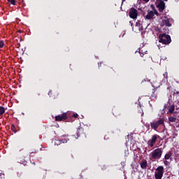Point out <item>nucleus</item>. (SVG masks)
Listing matches in <instances>:
<instances>
[{"label":"nucleus","mask_w":179,"mask_h":179,"mask_svg":"<svg viewBox=\"0 0 179 179\" xmlns=\"http://www.w3.org/2000/svg\"><path fill=\"white\" fill-rule=\"evenodd\" d=\"M98 66L100 67L101 66V63H98Z\"/></svg>","instance_id":"obj_34"},{"label":"nucleus","mask_w":179,"mask_h":179,"mask_svg":"<svg viewBox=\"0 0 179 179\" xmlns=\"http://www.w3.org/2000/svg\"><path fill=\"white\" fill-rule=\"evenodd\" d=\"M164 1H167L168 0H164Z\"/></svg>","instance_id":"obj_38"},{"label":"nucleus","mask_w":179,"mask_h":179,"mask_svg":"<svg viewBox=\"0 0 179 179\" xmlns=\"http://www.w3.org/2000/svg\"><path fill=\"white\" fill-rule=\"evenodd\" d=\"M155 92H156V90H153L152 94H151V96H150L151 100H157V95H155Z\"/></svg>","instance_id":"obj_19"},{"label":"nucleus","mask_w":179,"mask_h":179,"mask_svg":"<svg viewBox=\"0 0 179 179\" xmlns=\"http://www.w3.org/2000/svg\"><path fill=\"white\" fill-rule=\"evenodd\" d=\"M140 165L141 169H143V170H145V169L148 167V161L145 159L141 161Z\"/></svg>","instance_id":"obj_13"},{"label":"nucleus","mask_w":179,"mask_h":179,"mask_svg":"<svg viewBox=\"0 0 179 179\" xmlns=\"http://www.w3.org/2000/svg\"><path fill=\"white\" fill-rule=\"evenodd\" d=\"M157 122V128H159V127L163 125L164 126V119L163 118H159V120H156Z\"/></svg>","instance_id":"obj_14"},{"label":"nucleus","mask_w":179,"mask_h":179,"mask_svg":"<svg viewBox=\"0 0 179 179\" xmlns=\"http://www.w3.org/2000/svg\"><path fill=\"white\" fill-rule=\"evenodd\" d=\"M68 119V115L66 113H64L62 115L55 116V121H64Z\"/></svg>","instance_id":"obj_7"},{"label":"nucleus","mask_w":179,"mask_h":179,"mask_svg":"<svg viewBox=\"0 0 179 179\" xmlns=\"http://www.w3.org/2000/svg\"><path fill=\"white\" fill-rule=\"evenodd\" d=\"M167 106H169V102H167V103H165L164 106V110H166V108H167Z\"/></svg>","instance_id":"obj_29"},{"label":"nucleus","mask_w":179,"mask_h":179,"mask_svg":"<svg viewBox=\"0 0 179 179\" xmlns=\"http://www.w3.org/2000/svg\"><path fill=\"white\" fill-rule=\"evenodd\" d=\"M124 1H125V0H122V2H124Z\"/></svg>","instance_id":"obj_40"},{"label":"nucleus","mask_w":179,"mask_h":179,"mask_svg":"<svg viewBox=\"0 0 179 179\" xmlns=\"http://www.w3.org/2000/svg\"><path fill=\"white\" fill-rule=\"evenodd\" d=\"M159 43H162L166 45H169L171 43V37L169 34H160L159 35Z\"/></svg>","instance_id":"obj_1"},{"label":"nucleus","mask_w":179,"mask_h":179,"mask_svg":"<svg viewBox=\"0 0 179 179\" xmlns=\"http://www.w3.org/2000/svg\"><path fill=\"white\" fill-rule=\"evenodd\" d=\"M175 94H179V92L178 91H176Z\"/></svg>","instance_id":"obj_32"},{"label":"nucleus","mask_w":179,"mask_h":179,"mask_svg":"<svg viewBox=\"0 0 179 179\" xmlns=\"http://www.w3.org/2000/svg\"><path fill=\"white\" fill-rule=\"evenodd\" d=\"M136 27H138L139 30H143L141 20H138L135 24Z\"/></svg>","instance_id":"obj_18"},{"label":"nucleus","mask_w":179,"mask_h":179,"mask_svg":"<svg viewBox=\"0 0 179 179\" xmlns=\"http://www.w3.org/2000/svg\"><path fill=\"white\" fill-rule=\"evenodd\" d=\"M38 96H40V94H38Z\"/></svg>","instance_id":"obj_39"},{"label":"nucleus","mask_w":179,"mask_h":179,"mask_svg":"<svg viewBox=\"0 0 179 179\" xmlns=\"http://www.w3.org/2000/svg\"><path fill=\"white\" fill-rule=\"evenodd\" d=\"M144 81H145V82H150V80L146 78V79H144Z\"/></svg>","instance_id":"obj_31"},{"label":"nucleus","mask_w":179,"mask_h":179,"mask_svg":"<svg viewBox=\"0 0 179 179\" xmlns=\"http://www.w3.org/2000/svg\"><path fill=\"white\" fill-rule=\"evenodd\" d=\"M150 127L151 129H153L154 131H157V123L156 120H152V122H150Z\"/></svg>","instance_id":"obj_12"},{"label":"nucleus","mask_w":179,"mask_h":179,"mask_svg":"<svg viewBox=\"0 0 179 179\" xmlns=\"http://www.w3.org/2000/svg\"><path fill=\"white\" fill-rule=\"evenodd\" d=\"M166 162H167V161L164 162V164H166Z\"/></svg>","instance_id":"obj_37"},{"label":"nucleus","mask_w":179,"mask_h":179,"mask_svg":"<svg viewBox=\"0 0 179 179\" xmlns=\"http://www.w3.org/2000/svg\"><path fill=\"white\" fill-rule=\"evenodd\" d=\"M73 117L74 118H78V117H79V115H78V113H73Z\"/></svg>","instance_id":"obj_26"},{"label":"nucleus","mask_w":179,"mask_h":179,"mask_svg":"<svg viewBox=\"0 0 179 179\" xmlns=\"http://www.w3.org/2000/svg\"><path fill=\"white\" fill-rule=\"evenodd\" d=\"M68 141H69V138H68V136L63 135L61 136V139L59 140L60 143H67Z\"/></svg>","instance_id":"obj_11"},{"label":"nucleus","mask_w":179,"mask_h":179,"mask_svg":"<svg viewBox=\"0 0 179 179\" xmlns=\"http://www.w3.org/2000/svg\"><path fill=\"white\" fill-rule=\"evenodd\" d=\"M80 129H81L82 131H83V129L82 127H79V128L78 129V130H77V135H78V136L79 135V131H80Z\"/></svg>","instance_id":"obj_27"},{"label":"nucleus","mask_w":179,"mask_h":179,"mask_svg":"<svg viewBox=\"0 0 179 179\" xmlns=\"http://www.w3.org/2000/svg\"><path fill=\"white\" fill-rule=\"evenodd\" d=\"M171 156H173V153L171 152V151H169L167 154L165 155L164 156V159L165 160H169Z\"/></svg>","instance_id":"obj_17"},{"label":"nucleus","mask_w":179,"mask_h":179,"mask_svg":"<svg viewBox=\"0 0 179 179\" xmlns=\"http://www.w3.org/2000/svg\"><path fill=\"white\" fill-rule=\"evenodd\" d=\"M143 2H149V0H143Z\"/></svg>","instance_id":"obj_33"},{"label":"nucleus","mask_w":179,"mask_h":179,"mask_svg":"<svg viewBox=\"0 0 179 179\" xmlns=\"http://www.w3.org/2000/svg\"><path fill=\"white\" fill-rule=\"evenodd\" d=\"M5 114V108L3 106H0V117Z\"/></svg>","instance_id":"obj_20"},{"label":"nucleus","mask_w":179,"mask_h":179,"mask_svg":"<svg viewBox=\"0 0 179 179\" xmlns=\"http://www.w3.org/2000/svg\"><path fill=\"white\" fill-rule=\"evenodd\" d=\"M169 122H176L177 121V118L174 117H169Z\"/></svg>","instance_id":"obj_21"},{"label":"nucleus","mask_w":179,"mask_h":179,"mask_svg":"<svg viewBox=\"0 0 179 179\" xmlns=\"http://www.w3.org/2000/svg\"><path fill=\"white\" fill-rule=\"evenodd\" d=\"M10 129L11 131H13V132H14V134H16V132H17V131H16V127H15V124L11 125Z\"/></svg>","instance_id":"obj_22"},{"label":"nucleus","mask_w":179,"mask_h":179,"mask_svg":"<svg viewBox=\"0 0 179 179\" xmlns=\"http://www.w3.org/2000/svg\"><path fill=\"white\" fill-rule=\"evenodd\" d=\"M141 57L142 58H143V61H148V59H149L150 58V57L149 56V54H148V51H144L143 50H141V49H139L138 51Z\"/></svg>","instance_id":"obj_6"},{"label":"nucleus","mask_w":179,"mask_h":179,"mask_svg":"<svg viewBox=\"0 0 179 179\" xmlns=\"http://www.w3.org/2000/svg\"><path fill=\"white\" fill-rule=\"evenodd\" d=\"M129 16L131 19H137L138 18V10L132 7L130 8L129 12Z\"/></svg>","instance_id":"obj_5"},{"label":"nucleus","mask_w":179,"mask_h":179,"mask_svg":"<svg viewBox=\"0 0 179 179\" xmlns=\"http://www.w3.org/2000/svg\"><path fill=\"white\" fill-rule=\"evenodd\" d=\"M164 24L166 26V27H171V23H170V20L169 19L164 20L163 21Z\"/></svg>","instance_id":"obj_16"},{"label":"nucleus","mask_w":179,"mask_h":179,"mask_svg":"<svg viewBox=\"0 0 179 179\" xmlns=\"http://www.w3.org/2000/svg\"><path fill=\"white\" fill-rule=\"evenodd\" d=\"M157 138H160V136L157 134H155L152 136L151 139L149 140L147 143L150 148H153L155 146V143H156V141H157Z\"/></svg>","instance_id":"obj_4"},{"label":"nucleus","mask_w":179,"mask_h":179,"mask_svg":"<svg viewBox=\"0 0 179 179\" xmlns=\"http://www.w3.org/2000/svg\"><path fill=\"white\" fill-rule=\"evenodd\" d=\"M162 155L163 150L162 148H157L151 152V158L153 159V160H159V159L162 157Z\"/></svg>","instance_id":"obj_2"},{"label":"nucleus","mask_w":179,"mask_h":179,"mask_svg":"<svg viewBox=\"0 0 179 179\" xmlns=\"http://www.w3.org/2000/svg\"><path fill=\"white\" fill-rule=\"evenodd\" d=\"M11 5H16V0H7Z\"/></svg>","instance_id":"obj_23"},{"label":"nucleus","mask_w":179,"mask_h":179,"mask_svg":"<svg viewBox=\"0 0 179 179\" xmlns=\"http://www.w3.org/2000/svg\"><path fill=\"white\" fill-rule=\"evenodd\" d=\"M163 174H164V167L163 166H158L155 173V179L163 178Z\"/></svg>","instance_id":"obj_3"},{"label":"nucleus","mask_w":179,"mask_h":179,"mask_svg":"<svg viewBox=\"0 0 179 179\" xmlns=\"http://www.w3.org/2000/svg\"><path fill=\"white\" fill-rule=\"evenodd\" d=\"M17 163H20V164H23V166H27V161H26L24 157H20L18 159Z\"/></svg>","instance_id":"obj_9"},{"label":"nucleus","mask_w":179,"mask_h":179,"mask_svg":"<svg viewBox=\"0 0 179 179\" xmlns=\"http://www.w3.org/2000/svg\"><path fill=\"white\" fill-rule=\"evenodd\" d=\"M32 164H34V166H36V163L33 162Z\"/></svg>","instance_id":"obj_36"},{"label":"nucleus","mask_w":179,"mask_h":179,"mask_svg":"<svg viewBox=\"0 0 179 179\" xmlns=\"http://www.w3.org/2000/svg\"><path fill=\"white\" fill-rule=\"evenodd\" d=\"M154 16H155V15H157V16H158L159 15V13L157 12V10H154Z\"/></svg>","instance_id":"obj_28"},{"label":"nucleus","mask_w":179,"mask_h":179,"mask_svg":"<svg viewBox=\"0 0 179 179\" xmlns=\"http://www.w3.org/2000/svg\"><path fill=\"white\" fill-rule=\"evenodd\" d=\"M3 45H5L3 41H0V48H3Z\"/></svg>","instance_id":"obj_25"},{"label":"nucleus","mask_w":179,"mask_h":179,"mask_svg":"<svg viewBox=\"0 0 179 179\" xmlns=\"http://www.w3.org/2000/svg\"><path fill=\"white\" fill-rule=\"evenodd\" d=\"M51 94V91H49L48 92V94L50 95Z\"/></svg>","instance_id":"obj_35"},{"label":"nucleus","mask_w":179,"mask_h":179,"mask_svg":"<svg viewBox=\"0 0 179 179\" xmlns=\"http://www.w3.org/2000/svg\"><path fill=\"white\" fill-rule=\"evenodd\" d=\"M129 24H130V26H131V27H132V26H134V23H132V21H129Z\"/></svg>","instance_id":"obj_30"},{"label":"nucleus","mask_w":179,"mask_h":179,"mask_svg":"<svg viewBox=\"0 0 179 179\" xmlns=\"http://www.w3.org/2000/svg\"><path fill=\"white\" fill-rule=\"evenodd\" d=\"M153 16H155V12L153 10L148 11L147 15L145 16V19L150 20V19H153Z\"/></svg>","instance_id":"obj_10"},{"label":"nucleus","mask_w":179,"mask_h":179,"mask_svg":"<svg viewBox=\"0 0 179 179\" xmlns=\"http://www.w3.org/2000/svg\"><path fill=\"white\" fill-rule=\"evenodd\" d=\"M174 110H176V106L172 104L169 108V113H170V114H177V112H174Z\"/></svg>","instance_id":"obj_15"},{"label":"nucleus","mask_w":179,"mask_h":179,"mask_svg":"<svg viewBox=\"0 0 179 179\" xmlns=\"http://www.w3.org/2000/svg\"><path fill=\"white\" fill-rule=\"evenodd\" d=\"M163 76H164V78H165V79H168V78H169V73H167V72L164 73H163Z\"/></svg>","instance_id":"obj_24"},{"label":"nucleus","mask_w":179,"mask_h":179,"mask_svg":"<svg viewBox=\"0 0 179 179\" xmlns=\"http://www.w3.org/2000/svg\"><path fill=\"white\" fill-rule=\"evenodd\" d=\"M157 7L159 8V12H163V10L166 9V3L163 1H160Z\"/></svg>","instance_id":"obj_8"}]
</instances>
